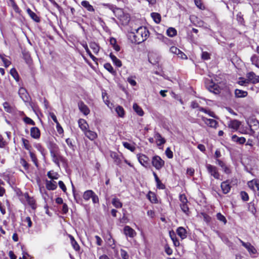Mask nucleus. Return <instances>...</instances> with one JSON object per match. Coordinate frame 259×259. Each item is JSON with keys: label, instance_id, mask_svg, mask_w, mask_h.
I'll use <instances>...</instances> for the list:
<instances>
[{"label": "nucleus", "instance_id": "f257e3e1", "mask_svg": "<svg viewBox=\"0 0 259 259\" xmlns=\"http://www.w3.org/2000/svg\"><path fill=\"white\" fill-rule=\"evenodd\" d=\"M148 34L149 32L146 28L141 26L131 32L130 37H133L131 39L132 42L139 44L147 39Z\"/></svg>", "mask_w": 259, "mask_h": 259}, {"label": "nucleus", "instance_id": "f03ea898", "mask_svg": "<svg viewBox=\"0 0 259 259\" xmlns=\"http://www.w3.org/2000/svg\"><path fill=\"white\" fill-rule=\"evenodd\" d=\"M205 86L208 90L215 94H219L221 90L225 87V84L223 82L218 83L214 82L212 80L208 79L205 82Z\"/></svg>", "mask_w": 259, "mask_h": 259}, {"label": "nucleus", "instance_id": "7ed1b4c3", "mask_svg": "<svg viewBox=\"0 0 259 259\" xmlns=\"http://www.w3.org/2000/svg\"><path fill=\"white\" fill-rule=\"evenodd\" d=\"M206 169L208 173L215 179L219 180L220 179V174L219 172L218 168L210 164H207L206 165Z\"/></svg>", "mask_w": 259, "mask_h": 259}, {"label": "nucleus", "instance_id": "20e7f679", "mask_svg": "<svg viewBox=\"0 0 259 259\" xmlns=\"http://www.w3.org/2000/svg\"><path fill=\"white\" fill-rule=\"evenodd\" d=\"M152 165L157 170H160L164 165V161L159 156L153 157L152 159Z\"/></svg>", "mask_w": 259, "mask_h": 259}, {"label": "nucleus", "instance_id": "39448f33", "mask_svg": "<svg viewBox=\"0 0 259 259\" xmlns=\"http://www.w3.org/2000/svg\"><path fill=\"white\" fill-rule=\"evenodd\" d=\"M248 186L256 195L259 196V180L253 179L248 182Z\"/></svg>", "mask_w": 259, "mask_h": 259}, {"label": "nucleus", "instance_id": "423d86ee", "mask_svg": "<svg viewBox=\"0 0 259 259\" xmlns=\"http://www.w3.org/2000/svg\"><path fill=\"white\" fill-rule=\"evenodd\" d=\"M139 162L145 167H148L150 166V159L145 155L143 154H139L137 155Z\"/></svg>", "mask_w": 259, "mask_h": 259}, {"label": "nucleus", "instance_id": "0eeeda50", "mask_svg": "<svg viewBox=\"0 0 259 259\" xmlns=\"http://www.w3.org/2000/svg\"><path fill=\"white\" fill-rule=\"evenodd\" d=\"M239 241L241 244L247 250L250 254H254L256 253L257 250L249 242L245 243L240 239L238 238Z\"/></svg>", "mask_w": 259, "mask_h": 259}, {"label": "nucleus", "instance_id": "6e6552de", "mask_svg": "<svg viewBox=\"0 0 259 259\" xmlns=\"http://www.w3.org/2000/svg\"><path fill=\"white\" fill-rule=\"evenodd\" d=\"M201 119L207 125L210 127L216 128L218 126V122L214 119H208L204 116H202Z\"/></svg>", "mask_w": 259, "mask_h": 259}, {"label": "nucleus", "instance_id": "1a4fd4ad", "mask_svg": "<svg viewBox=\"0 0 259 259\" xmlns=\"http://www.w3.org/2000/svg\"><path fill=\"white\" fill-rule=\"evenodd\" d=\"M230 180H226L225 181L223 182L221 184V189L222 190L223 193L224 194H227L231 190V186L230 185Z\"/></svg>", "mask_w": 259, "mask_h": 259}, {"label": "nucleus", "instance_id": "9d476101", "mask_svg": "<svg viewBox=\"0 0 259 259\" xmlns=\"http://www.w3.org/2000/svg\"><path fill=\"white\" fill-rule=\"evenodd\" d=\"M22 196L23 198L27 201L28 204L30 206L32 209L36 208L35 201L33 197L29 196L27 193H24Z\"/></svg>", "mask_w": 259, "mask_h": 259}, {"label": "nucleus", "instance_id": "9b49d317", "mask_svg": "<svg viewBox=\"0 0 259 259\" xmlns=\"http://www.w3.org/2000/svg\"><path fill=\"white\" fill-rule=\"evenodd\" d=\"M18 93L20 97L24 102H27L29 101L30 96L25 89L21 88L19 90Z\"/></svg>", "mask_w": 259, "mask_h": 259}, {"label": "nucleus", "instance_id": "f8f14e48", "mask_svg": "<svg viewBox=\"0 0 259 259\" xmlns=\"http://www.w3.org/2000/svg\"><path fill=\"white\" fill-rule=\"evenodd\" d=\"M246 77L248 79L253 83H257L259 82V76L256 75L252 71L247 73Z\"/></svg>", "mask_w": 259, "mask_h": 259}, {"label": "nucleus", "instance_id": "ddd939ff", "mask_svg": "<svg viewBox=\"0 0 259 259\" xmlns=\"http://www.w3.org/2000/svg\"><path fill=\"white\" fill-rule=\"evenodd\" d=\"M124 234L131 238H133L136 235V231L128 226H125L123 229Z\"/></svg>", "mask_w": 259, "mask_h": 259}, {"label": "nucleus", "instance_id": "4468645a", "mask_svg": "<svg viewBox=\"0 0 259 259\" xmlns=\"http://www.w3.org/2000/svg\"><path fill=\"white\" fill-rule=\"evenodd\" d=\"M217 164L221 167L224 172L226 174H230L231 172V169L230 166L227 165L223 161L220 159H217Z\"/></svg>", "mask_w": 259, "mask_h": 259}, {"label": "nucleus", "instance_id": "2eb2a0df", "mask_svg": "<svg viewBox=\"0 0 259 259\" xmlns=\"http://www.w3.org/2000/svg\"><path fill=\"white\" fill-rule=\"evenodd\" d=\"M46 187L48 190H55L57 188V184L55 181L46 180Z\"/></svg>", "mask_w": 259, "mask_h": 259}, {"label": "nucleus", "instance_id": "dca6fc26", "mask_svg": "<svg viewBox=\"0 0 259 259\" xmlns=\"http://www.w3.org/2000/svg\"><path fill=\"white\" fill-rule=\"evenodd\" d=\"M78 105L79 110L85 115H87L90 113V111L89 108L83 102H79Z\"/></svg>", "mask_w": 259, "mask_h": 259}, {"label": "nucleus", "instance_id": "f3484780", "mask_svg": "<svg viewBox=\"0 0 259 259\" xmlns=\"http://www.w3.org/2000/svg\"><path fill=\"white\" fill-rule=\"evenodd\" d=\"M78 124L79 127L83 133L88 130L89 125L85 120L83 119H79L78 121Z\"/></svg>", "mask_w": 259, "mask_h": 259}, {"label": "nucleus", "instance_id": "a211bd4d", "mask_svg": "<svg viewBox=\"0 0 259 259\" xmlns=\"http://www.w3.org/2000/svg\"><path fill=\"white\" fill-rule=\"evenodd\" d=\"M30 135L32 138L37 139L40 136V131L37 127H33L30 129Z\"/></svg>", "mask_w": 259, "mask_h": 259}, {"label": "nucleus", "instance_id": "6ab92c4d", "mask_svg": "<svg viewBox=\"0 0 259 259\" xmlns=\"http://www.w3.org/2000/svg\"><path fill=\"white\" fill-rule=\"evenodd\" d=\"M51 156L52 157L53 161L58 166L60 167L59 161L61 159L60 156L58 155L54 150H51Z\"/></svg>", "mask_w": 259, "mask_h": 259}, {"label": "nucleus", "instance_id": "aec40b11", "mask_svg": "<svg viewBox=\"0 0 259 259\" xmlns=\"http://www.w3.org/2000/svg\"><path fill=\"white\" fill-rule=\"evenodd\" d=\"M84 134L91 140H94L97 138V133L89 130H88Z\"/></svg>", "mask_w": 259, "mask_h": 259}, {"label": "nucleus", "instance_id": "412c9836", "mask_svg": "<svg viewBox=\"0 0 259 259\" xmlns=\"http://www.w3.org/2000/svg\"><path fill=\"white\" fill-rule=\"evenodd\" d=\"M177 233L182 239H184L187 237L186 230L182 227H180L177 229Z\"/></svg>", "mask_w": 259, "mask_h": 259}, {"label": "nucleus", "instance_id": "4be33fe9", "mask_svg": "<svg viewBox=\"0 0 259 259\" xmlns=\"http://www.w3.org/2000/svg\"><path fill=\"white\" fill-rule=\"evenodd\" d=\"M110 155V157L114 160V163L116 164L119 165L121 163V160L119 158L117 153H116L115 152H111Z\"/></svg>", "mask_w": 259, "mask_h": 259}, {"label": "nucleus", "instance_id": "5701e85b", "mask_svg": "<svg viewBox=\"0 0 259 259\" xmlns=\"http://www.w3.org/2000/svg\"><path fill=\"white\" fill-rule=\"evenodd\" d=\"M154 138L156 140L158 146L164 144L166 142L165 140L158 133H155Z\"/></svg>", "mask_w": 259, "mask_h": 259}, {"label": "nucleus", "instance_id": "b1692460", "mask_svg": "<svg viewBox=\"0 0 259 259\" xmlns=\"http://www.w3.org/2000/svg\"><path fill=\"white\" fill-rule=\"evenodd\" d=\"M3 107L5 110L8 113H12L15 111L14 107L10 105L8 102H5L3 103Z\"/></svg>", "mask_w": 259, "mask_h": 259}, {"label": "nucleus", "instance_id": "393cba45", "mask_svg": "<svg viewBox=\"0 0 259 259\" xmlns=\"http://www.w3.org/2000/svg\"><path fill=\"white\" fill-rule=\"evenodd\" d=\"M248 95L246 91L236 89L235 91V95L236 98H244Z\"/></svg>", "mask_w": 259, "mask_h": 259}, {"label": "nucleus", "instance_id": "a878e982", "mask_svg": "<svg viewBox=\"0 0 259 259\" xmlns=\"http://www.w3.org/2000/svg\"><path fill=\"white\" fill-rule=\"evenodd\" d=\"M109 56L115 65L118 67H120L122 66V63L121 61L118 59L115 56L113 55L112 53H110Z\"/></svg>", "mask_w": 259, "mask_h": 259}, {"label": "nucleus", "instance_id": "bb28decb", "mask_svg": "<svg viewBox=\"0 0 259 259\" xmlns=\"http://www.w3.org/2000/svg\"><path fill=\"white\" fill-rule=\"evenodd\" d=\"M240 125V122L237 120H233L230 122L229 124V126L234 130H237Z\"/></svg>", "mask_w": 259, "mask_h": 259}, {"label": "nucleus", "instance_id": "cd10ccee", "mask_svg": "<svg viewBox=\"0 0 259 259\" xmlns=\"http://www.w3.org/2000/svg\"><path fill=\"white\" fill-rule=\"evenodd\" d=\"M232 140L233 141L239 144H243L245 141L246 139L244 137H239L236 135H233L232 137Z\"/></svg>", "mask_w": 259, "mask_h": 259}, {"label": "nucleus", "instance_id": "c85d7f7f", "mask_svg": "<svg viewBox=\"0 0 259 259\" xmlns=\"http://www.w3.org/2000/svg\"><path fill=\"white\" fill-rule=\"evenodd\" d=\"M134 110L137 113L138 115L140 116H143L144 112L143 109L137 104L134 103L133 106Z\"/></svg>", "mask_w": 259, "mask_h": 259}, {"label": "nucleus", "instance_id": "c756f323", "mask_svg": "<svg viewBox=\"0 0 259 259\" xmlns=\"http://www.w3.org/2000/svg\"><path fill=\"white\" fill-rule=\"evenodd\" d=\"M27 14L29 15L32 19H33L35 22H39L40 21L39 17L37 16V15L32 12L30 9L28 8L26 10Z\"/></svg>", "mask_w": 259, "mask_h": 259}, {"label": "nucleus", "instance_id": "7c9ffc66", "mask_svg": "<svg viewBox=\"0 0 259 259\" xmlns=\"http://www.w3.org/2000/svg\"><path fill=\"white\" fill-rule=\"evenodd\" d=\"M82 46L85 49L86 52L87 54L89 55V56L91 57V58L94 61H96L97 59L91 53V51H90L88 46L86 42H82L81 43Z\"/></svg>", "mask_w": 259, "mask_h": 259}, {"label": "nucleus", "instance_id": "2f4dec72", "mask_svg": "<svg viewBox=\"0 0 259 259\" xmlns=\"http://www.w3.org/2000/svg\"><path fill=\"white\" fill-rule=\"evenodd\" d=\"M81 6L87 9V10L90 12H93L94 11L93 7L91 5L88 1H83L81 3Z\"/></svg>", "mask_w": 259, "mask_h": 259}, {"label": "nucleus", "instance_id": "473e14b6", "mask_svg": "<svg viewBox=\"0 0 259 259\" xmlns=\"http://www.w3.org/2000/svg\"><path fill=\"white\" fill-rule=\"evenodd\" d=\"M94 193V192L92 190H87L84 192V193L83 194V198L85 200L88 201L90 198H92Z\"/></svg>", "mask_w": 259, "mask_h": 259}, {"label": "nucleus", "instance_id": "72a5a7b5", "mask_svg": "<svg viewBox=\"0 0 259 259\" xmlns=\"http://www.w3.org/2000/svg\"><path fill=\"white\" fill-rule=\"evenodd\" d=\"M250 60L252 64L259 68V56H257L256 55H253L251 57Z\"/></svg>", "mask_w": 259, "mask_h": 259}, {"label": "nucleus", "instance_id": "f704fd0d", "mask_svg": "<svg viewBox=\"0 0 259 259\" xmlns=\"http://www.w3.org/2000/svg\"><path fill=\"white\" fill-rule=\"evenodd\" d=\"M151 17L153 18L154 21L158 24L161 21V16L158 13L153 12L151 14Z\"/></svg>", "mask_w": 259, "mask_h": 259}, {"label": "nucleus", "instance_id": "c9c22d12", "mask_svg": "<svg viewBox=\"0 0 259 259\" xmlns=\"http://www.w3.org/2000/svg\"><path fill=\"white\" fill-rule=\"evenodd\" d=\"M90 47L95 54H98L100 50V47L97 43L91 42L90 43Z\"/></svg>", "mask_w": 259, "mask_h": 259}, {"label": "nucleus", "instance_id": "e433bc0d", "mask_svg": "<svg viewBox=\"0 0 259 259\" xmlns=\"http://www.w3.org/2000/svg\"><path fill=\"white\" fill-rule=\"evenodd\" d=\"M112 204L113 205L117 208H121L122 206V203L120 201L119 199L117 198H113L112 200Z\"/></svg>", "mask_w": 259, "mask_h": 259}, {"label": "nucleus", "instance_id": "4c0bfd02", "mask_svg": "<svg viewBox=\"0 0 259 259\" xmlns=\"http://www.w3.org/2000/svg\"><path fill=\"white\" fill-rule=\"evenodd\" d=\"M47 176L51 180H57L59 178V175L54 171H49L47 173Z\"/></svg>", "mask_w": 259, "mask_h": 259}, {"label": "nucleus", "instance_id": "58836bf2", "mask_svg": "<svg viewBox=\"0 0 259 259\" xmlns=\"http://www.w3.org/2000/svg\"><path fill=\"white\" fill-rule=\"evenodd\" d=\"M177 32L175 28L169 27L166 31V34L170 37H173L177 35Z\"/></svg>", "mask_w": 259, "mask_h": 259}, {"label": "nucleus", "instance_id": "ea45409f", "mask_svg": "<svg viewBox=\"0 0 259 259\" xmlns=\"http://www.w3.org/2000/svg\"><path fill=\"white\" fill-rule=\"evenodd\" d=\"M122 145L124 148L130 150L132 152H134L136 149V148L134 146L127 142H122Z\"/></svg>", "mask_w": 259, "mask_h": 259}, {"label": "nucleus", "instance_id": "a19ab883", "mask_svg": "<svg viewBox=\"0 0 259 259\" xmlns=\"http://www.w3.org/2000/svg\"><path fill=\"white\" fill-rule=\"evenodd\" d=\"M10 74L14 77V78L16 80V81H18L19 79V76L18 73L16 70L15 68H12L10 70Z\"/></svg>", "mask_w": 259, "mask_h": 259}, {"label": "nucleus", "instance_id": "79ce46f5", "mask_svg": "<svg viewBox=\"0 0 259 259\" xmlns=\"http://www.w3.org/2000/svg\"><path fill=\"white\" fill-rule=\"evenodd\" d=\"M194 3L196 6L200 10H204L205 6L202 2L201 0H194Z\"/></svg>", "mask_w": 259, "mask_h": 259}, {"label": "nucleus", "instance_id": "37998d69", "mask_svg": "<svg viewBox=\"0 0 259 259\" xmlns=\"http://www.w3.org/2000/svg\"><path fill=\"white\" fill-rule=\"evenodd\" d=\"M115 110L119 116L123 117L124 116V111L123 108L121 106H118L116 108Z\"/></svg>", "mask_w": 259, "mask_h": 259}, {"label": "nucleus", "instance_id": "c03bdc74", "mask_svg": "<svg viewBox=\"0 0 259 259\" xmlns=\"http://www.w3.org/2000/svg\"><path fill=\"white\" fill-rule=\"evenodd\" d=\"M22 142H23V144L24 147L26 150H29V151H31V146L29 144V141L26 140V139H25L23 138L22 139Z\"/></svg>", "mask_w": 259, "mask_h": 259}, {"label": "nucleus", "instance_id": "a18cd8bd", "mask_svg": "<svg viewBox=\"0 0 259 259\" xmlns=\"http://www.w3.org/2000/svg\"><path fill=\"white\" fill-rule=\"evenodd\" d=\"M29 154L30 156V158L31 160L33 161L34 164L36 166H38V162H37V159L36 158V155L34 153H33L31 151H29Z\"/></svg>", "mask_w": 259, "mask_h": 259}, {"label": "nucleus", "instance_id": "49530a36", "mask_svg": "<svg viewBox=\"0 0 259 259\" xmlns=\"http://www.w3.org/2000/svg\"><path fill=\"white\" fill-rule=\"evenodd\" d=\"M217 218L218 220H219L221 222H222L224 224H226L227 223V220L224 215H223L222 214H221L220 212L218 213L217 214Z\"/></svg>", "mask_w": 259, "mask_h": 259}, {"label": "nucleus", "instance_id": "de8ad7c7", "mask_svg": "<svg viewBox=\"0 0 259 259\" xmlns=\"http://www.w3.org/2000/svg\"><path fill=\"white\" fill-rule=\"evenodd\" d=\"M104 68L108 70L110 73H114L115 71H114V69L113 68L112 66L110 63H105L104 65Z\"/></svg>", "mask_w": 259, "mask_h": 259}, {"label": "nucleus", "instance_id": "09e8293b", "mask_svg": "<svg viewBox=\"0 0 259 259\" xmlns=\"http://www.w3.org/2000/svg\"><path fill=\"white\" fill-rule=\"evenodd\" d=\"M180 206L182 211L186 214H189V207L187 203L181 204Z\"/></svg>", "mask_w": 259, "mask_h": 259}, {"label": "nucleus", "instance_id": "8fccbe9b", "mask_svg": "<svg viewBox=\"0 0 259 259\" xmlns=\"http://www.w3.org/2000/svg\"><path fill=\"white\" fill-rule=\"evenodd\" d=\"M243 17V15L241 12H239L237 15V20L238 22L241 24H243L244 23V19Z\"/></svg>", "mask_w": 259, "mask_h": 259}, {"label": "nucleus", "instance_id": "3c124183", "mask_svg": "<svg viewBox=\"0 0 259 259\" xmlns=\"http://www.w3.org/2000/svg\"><path fill=\"white\" fill-rule=\"evenodd\" d=\"M103 5L106 8L109 9L111 10L113 13L115 12V10L117 9L115 6L113 5L109 4H104Z\"/></svg>", "mask_w": 259, "mask_h": 259}, {"label": "nucleus", "instance_id": "603ef678", "mask_svg": "<svg viewBox=\"0 0 259 259\" xmlns=\"http://www.w3.org/2000/svg\"><path fill=\"white\" fill-rule=\"evenodd\" d=\"M199 110L202 112H203L206 114H208L209 116H210L212 117H215L214 113L213 112H211L210 111H207V110L203 108V107H200Z\"/></svg>", "mask_w": 259, "mask_h": 259}, {"label": "nucleus", "instance_id": "864d4df0", "mask_svg": "<svg viewBox=\"0 0 259 259\" xmlns=\"http://www.w3.org/2000/svg\"><path fill=\"white\" fill-rule=\"evenodd\" d=\"M20 162L25 169H28L29 168V164L24 159L21 158Z\"/></svg>", "mask_w": 259, "mask_h": 259}, {"label": "nucleus", "instance_id": "5fc2aeb1", "mask_svg": "<svg viewBox=\"0 0 259 259\" xmlns=\"http://www.w3.org/2000/svg\"><path fill=\"white\" fill-rule=\"evenodd\" d=\"M170 237L171 240L173 241V243L176 246H178L180 245V242L178 240V239L176 237L175 235L174 234L173 235H171L170 234Z\"/></svg>", "mask_w": 259, "mask_h": 259}, {"label": "nucleus", "instance_id": "6e6d98bb", "mask_svg": "<svg viewBox=\"0 0 259 259\" xmlns=\"http://www.w3.org/2000/svg\"><path fill=\"white\" fill-rule=\"evenodd\" d=\"M165 154L168 158H172L173 157V153L171 151L170 148L168 147L165 150Z\"/></svg>", "mask_w": 259, "mask_h": 259}, {"label": "nucleus", "instance_id": "4d7b16f0", "mask_svg": "<svg viewBox=\"0 0 259 259\" xmlns=\"http://www.w3.org/2000/svg\"><path fill=\"white\" fill-rule=\"evenodd\" d=\"M24 121L27 123V124H30V125H35V122L34 121L32 120L29 117H25V118H24Z\"/></svg>", "mask_w": 259, "mask_h": 259}, {"label": "nucleus", "instance_id": "13d9d810", "mask_svg": "<svg viewBox=\"0 0 259 259\" xmlns=\"http://www.w3.org/2000/svg\"><path fill=\"white\" fill-rule=\"evenodd\" d=\"M169 51L170 53L176 55L180 52V50L178 48L174 46H172L170 48Z\"/></svg>", "mask_w": 259, "mask_h": 259}, {"label": "nucleus", "instance_id": "bf43d9fd", "mask_svg": "<svg viewBox=\"0 0 259 259\" xmlns=\"http://www.w3.org/2000/svg\"><path fill=\"white\" fill-rule=\"evenodd\" d=\"M120 255L123 259H128V258L129 256H128V253H127V252L126 251H125L123 249L120 250Z\"/></svg>", "mask_w": 259, "mask_h": 259}, {"label": "nucleus", "instance_id": "052dcab7", "mask_svg": "<svg viewBox=\"0 0 259 259\" xmlns=\"http://www.w3.org/2000/svg\"><path fill=\"white\" fill-rule=\"evenodd\" d=\"M127 82L132 86H135L137 84V82L133 78V77H129L127 78Z\"/></svg>", "mask_w": 259, "mask_h": 259}, {"label": "nucleus", "instance_id": "680f3d73", "mask_svg": "<svg viewBox=\"0 0 259 259\" xmlns=\"http://www.w3.org/2000/svg\"><path fill=\"white\" fill-rule=\"evenodd\" d=\"M241 196L243 201H247L249 199L248 195L247 193L244 191H242L241 192Z\"/></svg>", "mask_w": 259, "mask_h": 259}, {"label": "nucleus", "instance_id": "e2e57ef3", "mask_svg": "<svg viewBox=\"0 0 259 259\" xmlns=\"http://www.w3.org/2000/svg\"><path fill=\"white\" fill-rule=\"evenodd\" d=\"M23 221L27 223V226L28 228H31L32 227V223L31 220V218L29 217H26Z\"/></svg>", "mask_w": 259, "mask_h": 259}, {"label": "nucleus", "instance_id": "0e129e2a", "mask_svg": "<svg viewBox=\"0 0 259 259\" xmlns=\"http://www.w3.org/2000/svg\"><path fill=\"white\" fill-rule=\"evenodd\" d=\"M58 185H59V187L62 190V191L64 192H65L66 191V190H67L66 187L63 181H59Z\"/></svg>", "mask_w": 259, "mask_h": 259}, {"label": "nucleus", "instance_id": "69168bd1", "mask_svg": "<svg viewBox=\"0 0 259 259\" xmlns=\"http://www.w3.org/2000/svg\"><path fill=\"white\" fill-rule=\"evenodd\" d=\"M180 199L181 202V204L187 203L188 200L186 196L184 194L180 195Z\"/></svg>", "mask_w": 259, "mask_h": 259}, {"label": "nucleus", "instance_id": "338daca9", "mask_svg": "<svg viewBox=\"0 0 259 259\" xmlns=\"http://www.w3.org/2000/svg\"><path fill=\"white\" fill-rule=\"evenodd\" d=\"M201 57L203 60H208L210 58V55L206 52H203Z\"/></svg>", "mask_w": 259, "mask_h": 259}, {"label": "nucleus", "instance_id": "774afa93", "mask_svg": "<svg viewBox=\"0 0 259 259\" xmlns=\"http://www.w3.org/2000/svg\"><path fill=\"white\" fill-rule=\"evenodd\" d=\"M102 98L105 104L109 106V101L108 100V97L106 93H102Z\"/></svg>", "mask_w": 259, "mask_h": 259}]
</instances>
